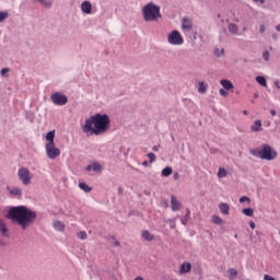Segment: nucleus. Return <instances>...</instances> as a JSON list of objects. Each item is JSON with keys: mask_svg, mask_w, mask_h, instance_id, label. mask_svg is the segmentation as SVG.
I'll return each mask as SVG.
<instances>
[{"mask_svg": "<svg viewBox=\"0 0 280 280\" xmlns=\"http://www.w3.org/2000/svg\"><path fill=\"white\" fill-rule=\"evenodd\" d=\"M249 226H250V229L255 230V228H256L255 222L250 221Z\"/></svg>", "mask_w": 280, "mask_h": 280, "instance_id": "43", "label": "nucleus"}, {"mask_svg": "<svg viewBox=\"0 0 280 280\" xmlns=\"http://www.w3.org/2000/svg\"><path fill=\"white\" fill-rule=\"evenodd\" d=\"M252 132H261V120H255L254 124L250 126Z\"/></svg>", "mask_w": 280, "mask_h": 280, "instance_id": "15", "label": "nucleus"}, {"mask_svg": "<svg viewBox=\"0 0 280 280\" xmlns=\"http://www.w3.org/2000/svg\"><path fill=\"white\" fill-rule=\"evenodd\" d=\"M85 170H86V172H91V170H93V165H88V166L85 167Z\"/></svg>", "mask_w": 280, "mask_h": 280, "instance_id": "45", "label": "nucleus"}, {"mask_svg": "<svg viewBox=\"0 0 280 280\" xmlns=\"http://www.w3.org/2000/svg\"><path fill=\"white\" fill-rule=\"evenodd\" d=\"M167 43L170 45H183L185 43V39L183 38V35H180V32L178 31H172L167 36Z\"/></svg>", "mask_w": 280, "mask_h": 280, "instance_id": "6", "label": "nucleus"}, {"mask_svg": "<svg viewBox=\"0 0 280 280\" xmlns=\"http://www.w3.org/2000/svg\"><path fill=\"white\" fill-rule=\"evenodd\" d=\"M77 237H79V240H86V237H89V235L86 234V231H80L77 234Z\"/></svg>", "mask_w": 280, "mask_h": 280, "instance_id": "29", "label": "nucleus"}, {"mask_svg": "<svg viewBox=\"0 0 280 280\" xmlns=\"http://www.w3.org/2000/svg\"><path fill=\"white\" fill-rule=\"evenodd\" d=\"M110 128V117L106 114H95L85 120V125L82 127V132L88 136L104 135Z\"/></svg>", "mask_w": 280, "mask_h": 280, "instance_id": "1", "label": "nucleus"}, {"mask_svg": "<svg viewBox=\"0 0 280 280\" xmlns=\"http://www.w3.org/2000/svg\"><path fill=\"white\" fill-rule=\"evenodd\" d=\"M0 232L2 233L3 237H8V228L2 220H0Z\"/></svg>", "mask_w": 280, "mask_h": 280, "instance_id": "21", "label": "nucleus"}, {"mask_svg": "<svg viewBox=\"0 0 280 280\" xmlns=\"http://www.w3.org/2000/svg\"><path fill=\"white\" fill-rule=\"evenodd\" d=\"M135 280H143L142 277H137Z\"/></svg>", "mask_w": 280, "mask_h": 280, "instance_id": "50", "label": "nucleus"}, {"mask_svg": "<svg viewBox=\"0 0 280 280\" xmlns=\"http://www.w3.org/2000/svg\"><path fill=\"white\" fill-rule=\"evenodd\" d=\"M81 10H82L83 14H91V12L93 10V4H91L90 1H83L81 3Z\"/></svg>", "mask_w": 280, "mask_h": 280, "instance_id": "11", "label": "nucleus"}, {"mask_svg": "<svg viewBox=\"0 0 280 280\" xmlns=\"http://www.w3.org/2000/svg\"><path fill=\"white\" fill-rule=\"evenodd\" d=\"M179 272H180V275H187V272H191V264L190 262H184L180 266Z\"/></svg>", "mask_w": 280, "mask_h": 280, "instance_id": "14", "label": "nucleus"}, {"mask_svg": "<svg viewBox=\"0 0 280 280\" xmlns=\"http://www.w3.org/2000/svg\"><path fill=\"white\" fill-rule=\"evenodd\" d=\"M220 84H221V86H223V89H224L225 91H232V89H234L233 82H231V81H229V80H226V79H222V80L220 81Z\"/></svg>", "mask_w": 280, "mask_h": 280, "instance_id": "12", "label": "nucleus"}, {"mask_svg": "<svg viewBox=\"0 0 280 280\" xmlns=\"http://www.w3.org/2000/svg\"><path fill=\"white\" fill-rule=\"evenodd\" d=\"M259 32H260V34H264V32H266V26L265 25H260Z\"/></svg>", "mask_w": 280, "mask_h": 280, "instance_id": "39", "label": "nucleus"}, {"mask_svg": "<svg viewBox=\"0 0 280 280\" xmlns=\"http://www.w3.org/2000/svg\"><path fill=\"white\" fill-rule=\"evenodd\" d=\"M243 113H244V115H248V112H246V110H244Z\"/></svg>", "mask_w": 280, "mask_h": 280, "instance_id": "51", "label": "nucleus"}, {"mask_svg": "<svg viewBox=\"0 0 280 280\" xmlns=\"http://www.w3.org/2000/svg\"><path fill=\"white\" fill-rule=\"evenodd\" d=\"M219 209L223 215H229V211H231V207L229 206V203L224 202L219 205Z\"/></svg>", "mask_w": 280, "mask_h": 280, "instance_id": "16", "label": "nucleus"}, {"mask_svg": "<svg viewBox=\"0 0 280 280\" xmlns=\"http://www.w3.org/2000/svg\"><path fill=\"white\" fill-rule=\"evenodd\" d=\"M256 82H258V84H260L261 86H268V84L266 83V78L261 75L256 77Z\"/></svg>", "mask_w": 280, "mask_h": 280, "instance_id": "25", "label": "nucleus"}, {"mask_svg": "<svg viewBox=\"0 0 280 280\" xmlns=\"http://www.w3.org/2000/svg\"><path fill=\"white\" fill-rule=\"evenodd\" d=\"M199 93H207V85L205 82H199V88H198Z\"/></svg>", "mask_w": 280, "mask_h": 280, "instance_id": "27", "label": "nucleus"}, {"mask_svg": "<svg viewBox=\"0 0 280 280\" xmlns=\"http://www.w3.org/2000/svg\"><path fill=\"white\" fill-rule=\"evenodd\" d=\"M212 222L213 224H222V218L219 215H212Z\"/></svg>", "mask_w": 280, "mask_h": 280, "instance_id": "31", "label": "nucleus"}, {"mask_svg": "<svg viewBox=\"0 0 280 280\" xmlns=\"http://www.w3.org/2000/svg\"><path fill=\"white\" fill-rule=\"evenodd\" d=\"M277 32H280V24L276 26Z\"/></svg>", "mask_w": 280, "mask_h": 280, "instance_id": "48", "label": "nucleus"}, {"mask_svg": "<svg viewBox=\"0 0 280 280\" xmlns=\"http://www.w3.org/2000/svg\"><path fill=\"white\" fill-rule=\"evenodd\" d=\"M240 202L241 203L248 202V205H250V198H248L246 196H243V197L240 198Z\"/></svg>", "mask_w": 280, "mask_h": 280, "instance_id": "35", "label": "nucleus"}, {"mask_svg": "<svg viewBox=\"0 0 280 280\" xmlns=\"http://www.w3.org/2000/svg\"><path fill=\"white\" fill-rule=\"evenodd\" d=\"M262 58H264V60H266V62H268V60H270V52L268 50L264 51Z\"/></svg>", "mask_w": 280, "mask_h": 280, "instance_id": "34", "label": "nucleus"}, {"mask_svg": "<svg viewBox=\"0 0 280 280\" xmlns=\"http://www.w3.org/2000/svg\"><path fill=\"white\" fill-rule=\"evenodd\" d=\"M10 194H11V196L21 197V196H23V190H22L20 187H13V188L10 190Z\"/></svg>", "mask_w": 280, "mask_h": 280, "instance_id": "18", "label": "nucleus"}, {"mask_svg": "<svg viewBox=\"0 0 280 280\" xmlns=\"http://www.w3.org/2000/svg\"><path fill=\"white\" fill-rule=\"evenodd\" d=\"M172 167L171 166H166L165 168L162 170V176H172Z\"/></svg>", "mask_w": 280, "mask_h": 280, "instance_id": "26", "label": "nucleus"}, {"mask_svg": "<svg viewBox=\"0 0 280 280\" xmlns=\"http://www.w3.org/2000/svg\"><path fill=\"white\" fill-rule=\"evenodd\" d=\"M54 139H56V131H49L46 135V141H48V143H46V145H54V144H56L54 142Z\"/></svg>", "mask_w": 280, "mask_h": 280, "instance_id": "13", "label": "nucleus"}, {"mask_svg": "<svg viewBox=\"0 0 280 280\" xmlns=\"http://www.w3.org/2000/svg\"><path fill=\"white\" fill-rule=\"evenodd\" d=\"M54 229H56L57 231H65V224L62 223V221H54Z\"/></svg>", "mask_w": 280, "mask_h": 280, "instance_id": "20", "label": "nucleus"}, {"mask_svg": "<svg viewBox=\"0 0 280 280\" xmlns=\"http://www.w3.org/2000/svg\"><path fill=\"white\" fill-rule=\"evenodd\" d=\"M142 15L147 23L163 19V15L161 14V7L154 4V2H149L142 8Z\"/></svg>", "mask_w": 280, "mask_h": 280, "instance_id": "3", "label": "nucleus"}, {"mask_svg": "<svg viewBox=\"0 0 280 280\" xmlns=\"http://www.w3.org/2000/svg\"><path fill=\"white\" fill-rule=\"evenodd\" d=\"M171 209L172 211H180V201L174 195L171 196Z\"/></svg>", "mask_w": 280, "mask_h": 280, "instance_id": "10", "label": "nucleus"}, {"mask_svg": "<svg viewBox=\"0 0 280 280\" xmlns=\"http://www.w3.org/2000/svg\"><path fill=\"white\" fill-rule=\"evenodd\" d=\"M114 244L115 246H119V241H116Z\"/></svg>", "mask_w": 280, "mask_h": 280, "instance_id": "49", "label": "nucleus"}, {"mask_svg": "<svg viewBox=\"0 0 280 280\" xmlns=\"http://www.w3.org/2000/svg\"><path fill=\"white\" fill-rule=\"evenodd\" d=\"M253 156L262 159V161H275L277 159V151L270 144H262L259 149L252 150Z\"/></svg>", "mask_w": 280, "mask_h": 280, "instance_id": "4", "label": "nucleus"}, {"mask_svg": "<svg viewBox=\"0 0 280 280\" xmlns=\"http://www.w3.org/2000/svg\"><path fill=\"white\" fill-rule=\"evenodd\" d=\"M9 220H13L21 225V229L25 231L30 224H34L36 220V212L27 209L25 206H19L11 208L8 212Z\"/></svg>", "mask_w": 280, "mask_h": 280, "instance_id": "2", "label": "nucleus"}, {"mask_svg": "<svg viewBox=\"0 0 280 280\" xmlns=\"http://www.w3.org/2000/svg\"><path fill=\"white\" fill-rule=\"evenodd\" d=\"M141 237H143L147 242H152V240H154V236L148 230H143L141 232Z\"/></svg>", "mask_w": 280, "mask_h": 280, "instance_id": "17", "label": "nucleus"}, {"mask_svg": "<svg viewBox=\"0 0 280 280\" xmlns=\"http://www.w3.org/2000/svg\"><path fill=\"white\" fill-rule=\"evenodd\" d=\"M42 3H44V5H46V8H49V5H51V2H45V0H40Z\"/></svg>", "mask_w": 280, "mask_h": 280, "instance_id": "42", "label": "nucleus"}, {"mask_svg": "<svg viewBox=\"0 0 280 280\" xmlns=\"http://www.w3.org/2000/svg\"><path fill=\"white\" fill-rule=\"evenodd\" d=\"M143 167H148L149 163L148 161L142 162Z\"/></svg>", "mask_w": 280, "mask_h": 280, "instance_id": "47", "label": "nucleus"}, {"mask_svg": "<svg viewBox=\"0 0 280 280\" xmlns=\"http://www.w3.org/2000/svg\"><path fill=\"white\" fill-rule=\"evenodd\" d=\"M173 178L174 180H178V178H180V175L178 173H174Z\"/></svg>", "mask_w": 280, "mask_h": 280, "instance_id": "41", "label": "nucleus"}, {"mask_svg": "<svg viewBox=\"0 0 280 280\" xmlns=\"http://www.w3.org/2000/svg\"><path fill=\"white\" fill-rule=\"evenodd\" d=\"M8 19V12H0V23H3Z\"/></svg>", "mask_w": 280, "mask_h": 280, "instance_id": "33", "label": "nucleus"}, {"mask_svg": "<svg viewBox=\"0 0 280 280\" xmlns=\"http://www.w3.org/2000/svg\"><path fill=\"white\" fill-rule=\"evenodd\" d=\"M9 71H10V69L3 68V69L1 70V75H5V73H8Z\"/></svg>", "mask_w": 280, "mask_h": 280, "instance_id": "38", "label": "nucleus"}, {"mask_svg": "<svg viewBox=\"0 0 280 280\" xmlns=\"http://www.w3.org/2000/svg\"><path fill=\"white\" fill-rule=\"evenodd\" d=\"M270 115L275 117L277 115V112L275 109H270Z\"/></svg>", "mask_w": 280, "mask_h": 280, "instance_id": "44", "label": "nucleus"}, {"mask_svg": "<svg viewBox=\"0 0 280 280\" xmlns=\"http://www.w3.org/2000/svg\"><path fill=\"white\" fill-rule=\"evenodd\" d=\"M18 177L22 185L27 187L28 185H32V178H34V175L30 172V168L22 166L18 171Z\"/></svg>", "mask_w": 280, "mask_h": 280, "instance_id": "5", "label": "nucleus"}, {"mask_svg": "<svg viewBox=\"0 0 280 280\" xmlns=\"http://www.w3.org/2000/svg\"><path fill=\"white\" fill-rule=\"evenodd\" d=\"M219 93H220V95H221L222 97H229V92H226V90H224V89H220V90H219Z\"/></svg>", "mask_w": 280, "mask_h": 280, "instance_id": "36", "label": "nucleus"}, {"mask_svg": "<svg viewBox=\"0 0 280 280\" xmlns=\"http://www.w3.org/2000/svg\"><path fill=\"white\" fill-rule=\"evenodd\" d=\"M194 28V22L189 18H184L182 23L183 32H191Z\"/></svg>", "mask_w": 280, "mask_h": 280, "instance_id": "9", "label": "nucleus"}, {"mask_svg": "<svg viewBox=\"0 0 280 280\" xmlns=\"http://www.w3.org/2000/svg\"><path fill=\"white\" fill-rule=\"evenodd\" d=\"M182 224H187L185 221H182Z\"/></svg>", "mask_w": 280, "mask_h": 280, "instance_id": "52", "label": "nucleus"}, {"mask_svg": "<svg viewBox=\"0 0 280 280\" xmlns=\"http://www.w3.org/2000/svg\"><path fill=\"white\" fill-rule=\"evenodd\" d=\"M92 170L93 172H102V164L100 163L92 164Z\"/></svg>", "mask_w": 280, "mask_h": 280, "instance_id": "30", "label": "nucleus"}, {"mask_svg": "<svg viewBox=\"0 0 280 280\" xmlns=\"http://www.w3.org/2000/svg\"><path fill=\"white\" fill-rule=\"evenodd\" d=\"M228 30L229 32H231V34H238L240 32V28L237 27V25L233 23L229 24Z\"/></svg>", "mask_w": 280, "mask_h": 280, "instance_id": "22", "label": "nucleus"}, {"mask_svg": "<svg viewBox=\"0 0 280 280\" xmlns=\"http://www.w3.org/2000/svg\"><path fill=\"white\" fill-rule=\"evenodd\" d=\"M50 100L52 104H55L56 106H66V104L69 102V98L67 97V95L60 92H56L51 94Z\"/></svg>", "mask_w": 280, "mask_h": 280, "instance_id": "7", "label": "nucleus"}, {"mask_svg": "<svg viewBox=\"0 0 280 280\" xmlns=\"http://www.w3.org/2000/svg\"><path fill=\"white\" fill-rule=\"evenodd\" d=\"M253 1H254V3H259L260 2L261 5H264V3H266V0H253Z\"/></svg>", "mask_w": 280, "mask_h": 280, "instance_id": "40", "label": "nucleus"}, {"mask_svg": "<svg viewBox=\"0 0 280 280\" xmlns=\"http://www.w3.org/2000/svg\"><path fill=\"white\" fill-rule=\"evenodd\" d=\"M152 150H153V152H159V147L154 145V147L152 148Z\"/></svg>", "mask_w": 280, "mask_h": 280, "instance_id": "46", "label": "nucleus"}, {"mask_svg": "<svg viewBox=\"0 0 280 280\" xmlns=\"http://www.w3.org/2000/svg\"><path fill=\"white\" fill-rule=\"evenodd\" d=\"M264 280H275V278L272 276L265 275Z\"/></svg>", "mask_w": 280, "mask_h": 280, "instance_id": "37", "label": "nucleus"}, {"mask_svg": "<svg viewBox=\"0 0 280 280\" xmlns=\"http://www.w3.org/2000/svg\"><path fill=\"white\" fill-rule=\"evenodd\" d=\"M228 273H229V279H230V280H235V279H237V270H235V269H229V270H228Z\"/></svg>", "mask_w": 280, "mask_h": 280, "instance_id": "24", "label": "nucleus"}, {"mask_svg": "<svg viewBox=\"0 0 280 280\" xmlns=\"http://www.w3.org/2000/svg\"><path fill=\"white\" fill-rule=\"evenodd\" d=\"M226 176H229L226 170L224 167H219L218 178H226Z\"/></svg>", "mask_w": 280, "mask_h": 280, "instance_id": "19", "label": "nucleus"}, {"mask_svg": "<svg viewBox=\"0 0 280 280\" xmlns=\"http://www.w3.org/2000/svg\"><path fill=\"white\" fill-rule=\"evenodd\" d=\"M45 148L48 159H51L54 161L55 159H58V156H60V149L56 148V144H46Z\"/></svg>", "mask_w": 280, "mask_h": 280, "instance_id": "8", "label": "nucleus"}, {"mask_svg": "<svg viewBox=\"0 0 280 280\" xmlns=\"http://www.w3.org/2000/svg\"><path fill=\"white\" fill-rule=\"evenodd\" d=\"M79 187H80V189H82L83 191H86V192L91 191V187H89V185H86V183H80V184H79Z\"/></svg>", "mask_w": 280, "mask_h": 280, "instance_id": "28", "label": "nucleus"}, {"mask_svg": "<svg viewBox=\"0 0 280 280\" xmlns=\"http://www.w3.org/2000/svg\"><path fill=\"white\" fill-rule=\"evenodd\" d=\"M242 212L244 213V215H247V218H253L255 211L253 210V208H244L242 210Z\"/></svg>", "mask_w": 280, "mask_h": 280, "instance_id": "23", "label": "nucleus"}, {"mask_svg": "<svg viewBox=\"0 0 280 280\" xmlns=\"http://www.w3.org/2000/svg\"><path fill=\"white\" fill-rule=\"evenodd\" d=\"M148 159H150V163H154L156 161V155L152 152L148 153Z\"/></svg>", "mask_w": 280, "mask_h": 280, "instance_id": "32", "label": "nucleus"}]
</instances>
